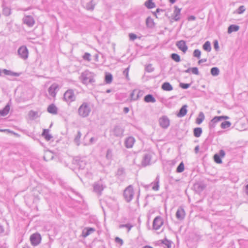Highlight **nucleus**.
<instances>
[{
    "mask_svg": "<svg viewBox=\"0 0 248 248\" xmlns=\"http://www.w3.org/2000/svg\"><path fill=\"white\" fill-rule=\"evenodd\" d=\"M95 74L94 73L86 70L81 73L79 79L83 84H93L95 81Z\"/></svg>",
    "mask_w": 248,
    "mask_h": 248,
    "instance_id": "1",
    "label": "nucleus"
},
{
    "mask_svg": "<svg viewBox=\"0 0 248 248\" xmlns=\"http://www.w3.org/2000/svg\"><path fill=\"white\" fill-rule=\"evenodd\" d=\"M91 112V108L90 103L87 102H84L79 106L78 110V115L82 118H86L88 117Z\"/></svg>",
    "mask_w": 248,
    "mask_h": 248,
    "instance_id": "2",
    "label": "nucleus"
},
{
    "mask_svg": "<svg viewBox=\"0 0 248 248\" xmlns=\"http://www.w3.org/2000/svg\"><path fill=\"white\" fill-rule=\"evenodd\" d=\"M134 189L132 185L128 186L124 190L123 195L125 200L129 202L133 198Z\"/></svg>",
    "mask_w": 248,
    "mask_h": 248,
    "instance_id": "3",
    "label": "nucleus"
},
{
    "mask_svg": "<svg viewBox=\"0 0 248 248\" xmlns=\"http://www.w3.org/2000/svg\"><path fill=\"white\" fill-rule=\"evenodd\" d=\"M76 96L73 89L67 90L63 94V99L67 103H70L76 100Z\"/></svg>",
    "mask_w": 248,
    "mask_h": 248,
    "instance_id": "4",
    "label": "nucleus"
},
{
    "mask_svg": "<svg viewBox=\"0 0 248 248\" xmlns=\"http://www.w3.org/2000/svg\"><path fill=\"white\" fill-rule=\"evenodd\" d=\"M124 128L119 125H116L110 130V133L116 137L122 138L124 136Z\"/></svg>",
    "mask_w": 248,
    "mask_h": 248,
    "instance_id": "5",
    "label": "nucleus"
},
{
    "mask_svg": "<svg viewBox=\"0 0 248 248\" xmlns=\"http://www.w3.org/2000/svg\"><path fill=\"white\" fill-rule=\"evenodd\" d=\"M72 163L77 165L80 170H84L86 165V161L78 156H76L73 158Z\"/></svg>",
    "mask_w": 248,
    "mask_h": 248,
    "instance_id": "6",
    "label": "nucleus"
},
{
    "mask_svg": "<svg viewBox=\"0 0 248 248\" xmlns=\"http://www.w3.org/2000/svg\"><path fill=\"white\" fill-rule=\"evenodd\" d=\"M17 53L19 57L26 60L28 58L29 51L27 47L25 46H22L18 49Z\"/></svg>",
    "mask_w": 248,
    "mask_h": 248,
    "instance_id": "7",
    "label": "nucleus"
},
{
    "mask_svg": "<svg viewBox=\"0 0 248 248\" xmlns=\"http://www.w3.org/2000/svg\"><path fill=\"white\" fill-rule=\"evenodd\" d=\"M30 239L31 245L33 246H36L41 243L42 238L39 233L36 232L31 235Z\"/></svg>",
    "mask_w": 248,
    "mask_h": 248,
    "instance_id": "8",
    "label": "nucleus"
},
{
    "mask_svg": "<svg viewBox=\"0 0 248 248\" xmlns=\"http://www.w3.org/2000/svg\"><path fill=\"white\" fill-rule=\"evenodd\" d=\"M163 224V220L160 216L155 217L153 222V228L154 230H158Z\"/></svg>",
    "mask_w": 248,
    "mask_h": 248,
    "instance_id": "9",
    "label": "nucleus"
},
{
    "mask_svg": "<svg viewBox=\"0 0 248 248\" xmlns=\"http://www.w3.org/2000/svg\"><path fill=\"white\" fill-rule=\"evenodd\" d=\"M206 185L202 182L196 183L193 185V188L196 193H201L206 187Z\"/></svg>",
    "mask_w": 248,
    "mask_h": 248,
    "instance_id": "10",
    "label": "nucleus"
},
{
    "mask_svg": "<svg viewBox=\"0 0 248 248\" xmlns=\"http://www.w3.org/2000/svg\"><path fill=\"white\" fill-rule=\"evenodd\" d=\"M159 124L160 126L164 129L167 128L170 124V120L166 116H163L159 119Z\"/></svg>",
    "mask_w": 248,
    "mask_h": 248,
    "instance_id": "11",
    "label": "nucleus"
},
{
    "mask_svg": "<svg viewBox=\"0 0 248 248\" xmlns=\"http://www.w3.org/2000/svg\"><path fill=\"white\" fill-rule=\"evenodd\" d=\"M152 155L150 153H146L144 155L141 164L142 166L145 167L150 164V161L151 160Z\"/></svg>",
    "mask_w": 248,
    "mask_h": 248,
    "instance_id": "12",
    "label": "nucleus"
},
{
    "mask_svg": "<svg viewBox=\"0 0 248 248\" xmlns=\"http://www.w3.org/2000/svg\"><path fill=\"white\" fill-rule=\"evenodd\" d=\"M177 47L181 50L183 52L185 53L187 50L188 47L186 45V42L184 40L178 41L176 43Z\"/></svg>",
    "mask_w": 248,
    "mask_h": 248,
    "instance_id": "13",
    "label": "nucleus"
},
{
    "mask_svg": "<svg viewBox=\"0 0 248 248\" xmlns=\"http://www.w3.org/2000/svg\"><path fill=\"white\" fill-rule=\"evenodd\" d=\"M225 155V153L224 150H220L219 154H216L214 155V159L216 163L220 164L222 162L221 157H223Z\"/></svg>",
    "mask_w": 248,
    "mask_h": 248,
    "instance_id": "14",
    "label": "nucleus"
},
{
    "mask_svg": "<svg viewBox=\"0 0 248 248\" xmlns=\"http://www.w3.org/2000/svg\"><path fill=\"white\" fill-rule=\"evenodd\" d=\"M185 216L186 213L184 208L181 206L179 207L176 213V218L179 220H183L185 218Z\"/></svg>",
    "mask_w": 248,
    "mask_h": 248,
    "instance_id": "15",
    "label": "nucleus"
},
{
    "mask_svg": "<svg viewBox=\"0 0 248 248\" xmlns=\"http://www.w3.org/2000/svg\"><path fill=\"white\" fill-rule=\"evenodd\" d=\"M105 187V186L99 182L96 183L93 185L94 191L99 195L101 194L102 191L104 190Z\"/></svg>",
    "mask_w": 248,
    "mask_h": 248,
    "instance_id": "16",
    "label": "nucleus"
},
{
    "mask_svg": "<svg viewBox=\"0 0 248 248\" xmlns=\"http://www.w3.org/2000/svg\"><path fill=\"white\" fill-rule=\"evenodd\" d=\"M59 88V85L57 83L52 84L48 88V92L51 96L55 97L56 95V90Z\"/></svg>",
    "mask_w": 248,
    "mask_h": 248,
    "instance_id": "17",
    "label": "nucleus"
},
{
    "mask_svg": "<svg viewBox=\"0 0 248 248\" xmlns=\"http://www.w3.org/2000/svg\"><path fill=\"white\" fill-rule=\"evenodd\" d=\"M174 8L175 9L172 15V19L175 21H178L180 19V16L181 9L179 8L177 6H175Z\"/></svg>",
    "mask_w": 248,
    "mask_h": 248,
    "instance_id": "18",
    "label": "nucleus"
},
{
    "mask_svg": "<svg viewBox=\"0 0 248 248\" xmlns=\"http://www.w3.org/2000/svg\"><path fill=\"white\" fill-rule=\"evenodd\" d=\"M219 122L217 116L214 117L209 123V128L210 132L214 131L217 124Z\"/></svg>",
    "mask_w": 248,
    "mask_h": 248,
    "instance_id": "19",
    "label": "nucleus"
},
{
    "mask_svg": "<svg viewBox=\"0 0 248 248\" xmlns=\"http://www.w3.org/2000/svg\"><path fill=\"white\" fill-rule=\"evenodd\" d=\"M95 231V229L93 228L86 227L82 230V236L85 238Z\"/></svg>",
    "mask_w": 248,
    "mask_h": 248,
    "instance_id": "20",
    "label": "nucleus"
},
{
    "mask_svg": "<svg viewBox=\"0 0 248 248\" xmlns=\"http://www.w3.org/2000/svg\"><path fill=\"white\" fill-rule=\"evenodd\" d=\"M135 141V140L133 137H129L125 139L124 144L127 148H131L133 147Z\"/></svg>",
    "mask_w": 248,
    "mask_h": 248,
    "instance_id": "21",
    "label": "nucleus"
},
{
    "mask_svg": "<svg viewBox=\"0 0 248 248\" xmlns=\"http://www.w3.org/2000/svg\"><path fill=\"white\" fill-rule=\"evenodd\" d=\"M24 24L27 25L29 27H32L34 24V21L31 16H28L23 19Z\"/></svg>",
    "mask_w": 248,
    "mask_h": 248,
    "instance_id": "22",
    "label": "nucleus"
},
{
    "mask_svg": "<svg viewBox=\"0 0 248 248\" xmlns=\"http://www.w3.org/2000/svg\"><path fill=\"white\" fill-rule=\"evenodd\" d=\"M47 111L49 113L57 114L58 113V108L54 104H51L48 106Z\"/></svg>",
    "mask_w": 248,
    "mask_h": 248,
    "instance_id": "23",
    "label": "nucleus"
},
{
    "mask_svg": "<svg viewBox=\"0 0 248 248\" xmlns=\"http://www.w3.org/2000/svg\"><path fill=\"white\" fill-rule=\"evenodd\" d=\"M187 107L186 105H183L182 108L180 109L179 112L177 114L178 117H182L185 116L187 113Z\"/></svg>",
    "mask_w": 248,
    "mask_h": 248,
    "instance_id": "24",
    "label": "nucleus"
},
{
    "mask_svg": "<svg viewBox=\"0 0 248 248\" xmlns=\"http://www.w3.org/2000/svg\"><path fill=\"white\" fill-rule=\"evenodd\" d=\"M125 175V170L123 168H120L118 169L116 176L118 178L121 179V180H123L124 178Z\"/></svg>",
    "mask_w": 248,
    "mask_h": 248,
    "instance_id": "25",
    "label": "nucleus"
},
{
    "mask_svg": "<svg viewBox=\"0 0 248 248\" xmlns=\"http://www.w3.org/2000/svg\"><path fill=\"white\" fill-rule=\"evenodd\" d=\"M42 136L46 141L50 140L53 138L52 135L49 133V129H43Z\"/></svg>",
    "mask_w": 248,
    "mask_h": 248,
    "instance_id": "26",
    "label": "nucleus"
},
{
    "mask_svg": "<svg viewBox=\"0 0 248 248\" xmlns=\"http://www.w3.org/2000/svg\"><path fill=\"white\" fill-rule=\"evenodd\" d=\"M161 88L165 91H170L173 90L172 85L168 82H165L162 84Z\"/></svg>",
    "mask_w": 248,
    "mask_h": 248,
    "instance_id": "27",
    "label": "nucleus"
},
{
    "mask_svg": "<svg viewBox=\"0 0 248 248\" xmlns=\"http://www.w3.org/2000/svg\"><path fill=\"white\" fill-rule=\"evenodd\" d=\"M144 101L147 103H155L156 100L152 94H148L144 96Z\"/></svg>",
    "mask_w": 248,
    "mask_h": 248,
    "instance_id": "28",
    "label": "nucleus"
},
{
    "mask_svg": "<svg viewBox=\"0 0 248 248\" xmlns=\"http://www.w3.org/2000/svg\"><path fill=\"white\" fill-rule=\"evenodd\" d=\"M10 107V105L8 103L2 109L0 110V115L2 116H6L9 112Z\"/></svg>",
    "mask_w": 248,
    "mask_h": 248,
    "instance_id": "29",
    "label": "nucleus"
},
{
    "mask_svg": "<svg viewBox=\"0 0 248 248\" xmlns=\"http://www.w3.org/2000/svg\"><path fill=\"white\" fill-rule=\"evenodd\" d=\"M82 136V134L80 131H78L77 135L75 136L74 141L77 146H79L80 144V138Z\"/></svg>",
    "mask_w": 248,
    "mask_h": 248,
    "instance_id": "30",
    "label": "nucleus"
},
{
    "mask_svg": "<svg viewBox=\"0 0 248 248\" xmlns=\"http://www.w3.org/2000/svg\"><path fill=\"white\" fill-rule=\"evenodd\" d=\"M202 132V130L201 127H196L193 129V134L195 137H200Z\"/></svg>",
    "mask_w": 248,
    "mask_h": 248,
    "instance_id": "31",
    "label": "nucleus"
},
{
    "mask_svg": "<svg viewBox=\"0 0 248 248\" xmlns=\"http://www.w3.org/2000/svg\"><path fill=\"white\" fill-rule=\"evenodd\" d=\"M239 29V26L236 25H231L228 28V33H231L233 31H237Z\"/></svg>",
    "mask_w": 248,
    "mask_h": 248,
    "instance_id": "32",
    "label": "nucleus"
},
{
    "mask_svg": "<svg viewBox=\"0 0 248 248\" xmlns=\"http://www.w3.org/2000/svg\"><path fill=\"white\" fill-rule=\"evenodd\" d=\"M205 117L203 112H201L199 114L198 117H197L196 119V123L198 124H200L204 120Z\"/></svg>",
    "mask_w": 248,
    "mask_h": 248,
    "instance_id": "33",
    "label": "nucleus"
},
{
    "mask_svg": "<svg viewBox=\"0 0 248 248\" xmlns=\"http://www.w3.org/2000/svg\"><path fill=\"white\" fill-rule=\"evenodd\" d=\"M113 79V77L111 74L108 73H106L105 77V81L106 83L109 84L110 83Z\"/></svg>",
    "mask_w": 248,
    "mask_h": 248,
    "instance_id": "34",
    "label": "nucleus"
},
{
    "mask_svg": "<svg viewBox=\"0 0 248 248\" xmlns=\"http://www.w3.org/2000/svg\"><path fill=\"white\" fill-rule=\"evenodd\" d=\"M95 6V3L93 0L86 3V8L88 10H93Z\"/></svg>",
    "mask_w": 248,
    "mask_h": 248,
    "instance_id": "35",
    "label": "nucleus"
},
{
    "mask_svg": "<svg viewBox=\"0 0 248 248\" xmlns=\"http://www.w3.org/2000/svg\"><path fill=\"white\" fill-rule=\"evenodd\" d=\"M202 47L204 50L207 52L211 51V46L210 42L209 41L205 42V43L203 45Z\"/></svg>",
    "mask_w": 248,
    "mask_h": 248,
    "instance_id": "36",
    "label": "nucleus"
},
{
    "mask_svg": "<svg viewBox=\"0 0 248 248\" xmlns=\"http://www.w3.org/2000/svg\"><path fill=\"white\" fill-rule=\"evenodd\" d=\"M210 72L212 76H217L219 74V69L217 67H214L211 69Z\"/></svg>",
    "mask_w": 248,
    "mask_h": 248,
    "instance_id": "37",
    "label": "nucleus"
},
{
    "mask_svg": "<svg viewBox=\"0 0 248 248\" xmlns=\"http://www.w3.org/2000/svg\"><path fill=\"white\" fill-rule=\"evenodd\" d=\"M2 73L5 75L17 76L18 74L16 73L13 72L10 70L4 69L2 71Z\"/></svg>",
    "mask_w": 248,
    "mask_h": 248,
    "instance_id": "38",
    "label": "nucleus"
},
{
    "mask_svg": "<svg viewBox=\"0 0 248 248\" xmlns=\"http://www.w3.org/2000/svg\"><path fill=\"white\" fill-rule=\"evenodd\" d=\"M152 1L153 0H148L145 2V5L148 9H152L155 6V3Z\"/></svg>",
    "mask_w": 248,
    "mask_h": 248,
    "instance_id": "39",
    "label": "nucleus"
},
{
    "mask_svg": "<svg viewBox=\"0 0 248 248\" xmlns=\"http://www.w3.org/2000/svg\"><path fill=\"white\" fill-rule=\"evenodd\" d=\"M159 182V176H157L155 178V184H154V186L152 187V189L153 190H154L155 191H157L158 190Z\"/></svg>",
    "mask_w": 248,
    "mask_h": 248,
    "instance_id": "40",
    "label": "nucleus"
},
{
    "mask_svg": "<svg viewBox=\"0 0 248 248\" xmlns=\"http://www.w3.org/2000/svg\"><path fill=\"white\" fill-rule=\"evenodd\" d=\"M161 243L167 246V248H171V241L168 240L167 238H165L163 240H161Z\"/></svg>",
    "mask_w": 248,
    "mask_h": 248,
    "instance_id": "41",
    "label": "nucleus"
},
{
    "mask_svg": "<svg viewBox=\"0 0 248 248\" xmlns=\"http://www.w3.org/2000/svg\"><path fill=\"white\" fill-rule=\"evenodd\" d=\"M170 58L172 60L176 62H179L181 61L180 56L176 53H172L170 55Z\"/></svg>",
    "mask_w": 248,
    "mask_h": 248,
    "instance_id": "42",
    "label": "nucleus"
},
{
    "mask_svg": "<svg viewBox=\"0 0 248 248\" xmlns=\"http://www.w3.org/2000/svg\"><path fill=\"white\" fill-rule=\"evenodd\" d=\"M2 14L5 16H9L11 14V9L8 7L3 6Z\"/></svg>",
    "mask_w": 248,
    "mask_h": 248,
    "instance_id": "43",
    "label": "nucleus"
},
{
    "mask_svg": "<svg viewBox=\"0 0 248 248\" xmlns=\"http://www.w3.org/2000/svg\"><path fill=\"white\" fill-rule=\"evenodd\" d=\"M147 26L148 27H152L154 26V21L150 16L148 17L146 20Z\"/></svg>",
    "mask_w": 248,
    "mask_h": 248,
    "instance_id": "44",
    "label": "nucleus"
},
{
    "mask_svg": "<svg viewBox=\"0 0 248 248\" xmlns=\"http://www.w3.org/2000/svg\"><path fill=\"white\" fill-rule=\"evenodd\" d=\"M231 125V122L226 121L223 122L221 124L220 126L222 129H225V128L230 127Z\"/></svg>",
    "mask_w": 248,
    "mask_h": 248,
    "instance_id": "45",
    "label": "nucleus"
},
{
    "mask_svg": "<svg viewBox=\"0 0 248 248\" xmlns=\"http://www.w3.org/2000/svg\"><path fill=\"white\" fill-rule=\"evenodd\" d=\"M184 170V164L181 162L177 167L176 172L178 173L182 172Z\"/></svg>",
    "mask_w": 248,
    "mask_h": 248,
    "instance_id": "46",
    "label": "nucleus"
},
{
    "mask_svg": "<svg viewBox=\"0 0 248 248\" xmlns=\"http://www.w3.org/2000/svg\"><path fill=\"white\" fill-rule=\"evenodd\" d=\"M133 227V226L129 223H127L125 224H121L119 226L120 228H126L127 229V232H129L131 229Z\"/></svg>",
    "mask_w": 248,
    "mask_h": 248,
    "instance_id": "47",
    "label": "nucleus"
},
{
    "mask_svg": "<svg viewBox=\"0 0 248 248\" xmlns=\"http://www.w3.org/2000/svg\"><path fill=\"white\" fill-rule=\"evenodd\" d=\"M136 92L137 90H134L130 93V101H136L137 100L136 98Z\"/></svg>",
    "mask_w": 248,
    "mask_h": 248,
    "instance_id": "48",
    "label": "nucleus"
},
{
    "mask_svg": "<svg viewBox=\"0 0 248 248\" xmlns=\"http://www.w3.org/2000/svg\"><path fill=\"white\" fill-rule=\"evenodd\" d=\"M193 55L194 57L199 59L201 57V52L199 49H195L193 52Z\"/></svg>",
    "mask_w": 248,
    "mask_h": 248,
    "instance_id": "49",
    "label": "nucleus"
},
{
    "mask_svg": "<svg viewBox=\"0 0 248 248\" xmlns=\"http://www.w3.org/2000/svg\"><path fill=\"white\" fill-rule=\"evenodd\" d=\"M136 99H137V100H138L139 98H140L141 96H142V95L144 94V92L142 90H137V92H136Z\"/></svg>",
    "mask_w": 248,
    "mask_h": 248,
    "instance_id": "50",
    "label": "nucleus"
},
{
    "mask_svg": "<svg viewBox=\"0 0 248 248\" xmlns=\"http://www.w3.org/2000/svg\"><path fill=\"white\" fill-rule=\"evenodd\" d=\"M83 59L84 60H86L88 62L91 61V54L89 53L86 52L83 56Z\"/></svg>",
    "mask_w": 248,
    "mask_h": 248,
    "instance_id": "51",
    "label": "nucleus"
},
{
    "mask_svg": "<svg viewBox=\"0 0 248 248\" xmlns=\"http://www.w3.org/2000/svg\"><path fill=\"white\" fill-rule=\"evenodd\" d=\"M246 10V8L244 5L240 6L237 10V13L238 14H241Z\"/></svg>",
    "mask_w": 248,
    "mask_h": 248,
    "instance_id": "52",
    "label": "nucleus"
},
{
    "mask_svg": "<svg viewBox=\"0 0 248 248\" xmlns=\"http://www.w3.org/2000/svg\"><path fill=\"white\" fill-rule=\"evenodd\" d=\"M190 84L188 83H180L179 84L180 87L184 89H187L190 87Z\"/></svg>",
    "mask_w": 248,
    "mask_h": 248,
    "instance_id": "53",
    "label": "nucleus"
},
{
    "mask_svg": "<svg viewBox=\"0 0 248 248\" xmlns=\"http://www.w3.org/2000/svg\"><path fill=\"white\" fill-rule=\"evenodd\" d=\"M38 112L33 110H30L29 112V115L30 117L34 118L37 115Z\"/></svg>",
    "mask_w": 248,
    "mask_h": 248,
    "instance_id": "54",
    "label": "nucleus"
},
{
    "mask_svg": "<svg viewBox=\"0 0 248 248\" xmlns=\"http://www.w3.org/2000/svg\"><path fill=\"white\" fill-rule=\"evenodd\" d=\"M145 70L148 72H152L154 70V68L152 67V64H149L145 67Z\"/></svg>",
    "mask_w": 248,
    "mask_h": 248,
    "instance_id": "55",
    "label": "nucleus"
},
{
    "mask_svg": "<svg viewBox=\"0 0 248 248\" xmlns=\"http://www.w3.org/2000/svg\"><path fill=\"white\" fill-rule=\"evenodd\" d=\"M115 241L116 243L120 244L121 246H122L124 244L123 240L119 237H116L115 238Z\"/></svg>",
    "mask_w": 248,
    "mask_h": 248,
    "instance_id": "56",
    "label": "nucleus"
},
{
    "mask_svg": "<svg viewBox=\"0 0 248 248\" xmlns=\"http://www.w3.org/2000/svg\"><path fill=\"white\" fill-rule=\"evenodd\" d=\"M191 72L193 74H194L195 75H199L198 69L196 67L191 68Z\"/></svg>",
    "mask_w": 248,
    "mask_h": 248,
    "instance_id": "57",
    "label": "nucleus"
},
{
    "mask_svg": "<svg viewBox=\"0 0 248 248\" xmlns=\"http://www.w3.org/2000/svg\"><path fill=\"white\" fill-rule=\"evenodd\" d=\"M129 37L130 40L131 41H134L135 39H136L137 38V35L134 33H129Z\"/></svg>",
    "mask_w": 248,
    "mask_h": 248,
    "instance_id": "58",
    "label": "nucleus"
},
{
    "mask_svg": "<svg viewBox=\"0 0 248 248\" xmlns=\"http://www.w3.org/2000/svg\"><path fill=\"white\" fill-rule=\"evenodd\" d=\"M106 157L108 159H110L112 157V152L111 150L110 149H108L107 150V154H106Z\"/></svg>",
    "mask_w": 248,
    "mask_h": 248,
    "instance_id": "59",
    "label": "nucleus"
},
{
    "mask_svg": "<svg viewBox=\"0 0 248 248\" xmlns=\"http://www.w3.org/2000/svg\"><path fill=\"white\" fill-rule=\"evenodd\" d=\"M129 67H127L126 69H124V70L123 71V74L125 76L126 78H128V72H129Z\"/></svg>",
    "mask_w": 248,
    "mask_h": 248,
    "instance_id": "60",
    "label": "nucleus"
},
{
    "mask_svg": "<svg viewBox=\"0 0 248 248\" xmlns=\"http://www.w3.org/2000/svg\"><path fill=\"white\" fill-rule=\"evenodd\" d=\"M219 121H222L223 120H227L229 118L228 116H217Z\"/></svg>",
    "mask_w": 248,
    "mask_h": 248,
    "instance_id": "61",
    "label": "nucleus"
},
{
    "mask_svg": "<svg viewBox=\"0 0 248 248\" xmlns=\"http://www.w3.org/2000/svg\"><path fill=\"white\" fill-rule=\"evenodd\" d=\"M214 46L215 49L217 50L218 49L219 46L218 44V41L217 40H215L214 42Z\"/></svg>",
    "mask_w": 248,
    "mask_h": 248,
    "instance_id": "62",
    "label": "nucleus"
},
{
    "mask_svg": "<svg viewBox=\"0 0 248 248\" xmlns=\"http://www.w3.org/2000/svg\"><path fill=\"white\" fill-rule=\"evenodd\" d=\"M188 21H193L196 19V17L194 16H190L188 17L187 18Z\"/></svg>",
    "mask_w": 248,
    "mask_h": 248,
    "instance_id": "63",
    "label": "nucleus"
},
{
    "mask_svg": "<svg viewBox=\"0 0 248 248\" xmlns=\"http://www.w3.org/2000/svg\"><path fill=\"white\" fill-rule=\"evenodd\" d=\"M97 140L96 138H95L94 137H92L90 140V142L91 144L93 143L94 142H95Z\"/></svg>",
    "mask_w": 248,
    "mask_h": 248,
    "instance_id": "64",
    "label": "nucleus"
}]
</instances>
